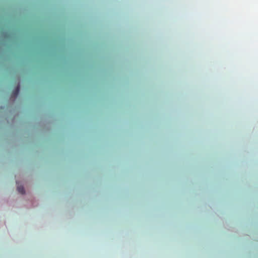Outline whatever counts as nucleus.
Segmentation results:
<instances>
[{"label": "nucleus", "instance_id": "nucleus-1", "mask_svg": "<svg viewBox=\"0 0 258 258\" xmlns=\"http://www.w3.org/2000/svg\"><path fill=\"white\" fill-rule=\"evenodd\" d=\"M17 190L18 192L21 194H24L25 193V190L23 186H18Z\"/></svg>", "mask_w": 258, "mask_h": 258}, {"label": "nucleus", "instance_id": "nucleus-2", "mask_svg": "<svg viewBox=\"0 0 258 258\" xmlns=\"http://www.w3.org/2000/svg\"><path fill=\"white\" fill-rule=\"evenodd\" d=\"M19 91H20V86L19 85H18L15 90H14V91L13 92V94L15 96H17L19 92Z\"/></svg>", "mask_w": 258, "mask_h": 258}]
</instances>
